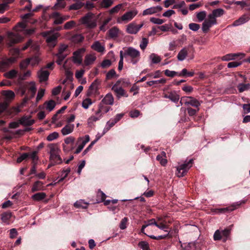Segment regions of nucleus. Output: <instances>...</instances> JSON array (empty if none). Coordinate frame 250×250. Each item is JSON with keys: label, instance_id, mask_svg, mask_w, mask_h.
Instances as JSON below:
<instances>
[{"label": "nucleus", "instance_id": "36", "mask_svg": "<svg viewBox=\"0 0 250 250\" xmlns=\"http://www.w3.org/2000/svg\"><path fill=\"white\" fill-rule=\"evenodd\" d=\"M74 206L75 207L77 208H82L85 209L87 208L88 204L85 202H84L83 200H80L79 201H76Z\"/></svg>", "mask_w": 250, "mask_h": 250}, {"label": "nucleus", "instance_id": "11", "mask_svg": "<svg viewBox=\"0 0 250 250\" xmlns=\"http://www.w3.org/2000/svg\"><path fill=\"white\" fill-rule=\"evenodd\" d=\"M59 36V33H56L47 37L46 42L50 47L53 48L56 46L57 43V39Z\"/></svg>", "mask_w": 250, "mask_h": 250}, {"label": "nucleus", "instance_id": "7", "mask_svg": "<svg viewBox=\"0 0 250 250\" xmlns=\"http://www.w3.org/2000/svg\"><path fill=\"white\" fill-rule=\"evenodd\" d=\"M138 12L137 9H134L132 10L128 11L125 12L120 18H118L117 20L118 23H127L131 21L138 14Z\"/></svg>", "mask_w": 250, "mask_h": 250}, {"label": "nucleus", "instance_id": "62", "mask_svg": "<svg viewBox=\"0 0 250 250\" xmlns=\"http://www.w3.org/2000/svg\"><path fill=\"white\" fill-rule=\"evenodd\" d=\"M148 43V41L147 39L146 38H143L140 44V47L141 49L145 50L147 44Z\"/></svg>", "mask_w": 250, "mask_h": 250}, {"label": "nucleus", "instance_id": "15", "mask_svg": "<svg viewBox=\"0 0 250 250\" xmlns=\"http://www.w3.org/2000/svg\"><path fill=\"white\" fill-rule=\"evenodd\" d=\"M1 94L5 97V101L4 102L7 104V106L8 105V103L12 100L15 96L14 92L12 90H3Z\"/></svg>", "mask_w": 250, "mask_h": 250}, {"label": "nucleus", "instance_id": "21", "mask_svg": "<svg viewBox=\"0 0 250 250\" xmlns=\"http://www.w3.org/2000/svg\"><path fill=\"white\" fill-rule=\"evenodd\" d=\"M110 109V107L107 104H105L104 103H102V102L100 103L98 105V110L97 111L98 113L103 114L108 112Z\"/></svg>", "mask_w": 250, "mask_h": 250}, {"label": "nucleus", "instance_id": "56", "mask_svg": "<svg viewBox=\"0 0 250 250\" xmlns=\"http://www.w3.org/2000/svg\"><path fill=\"white\" fill-rule=\"evenodd\" d=\"M156 160L160 162V164L162 166H165L167 163V161L166 158L162 157L161 155H157L156 157Z\"/></svg>", "mask_w": 250, "mask_h": 250}, {"label": "nucleus", "instance_id": "43", "mask_svg": "<svg viewBox=\"0 0 250 250\" xmlns=\"http://www.w3.org/2000/svg\"><path fill=\"white\" fill-rule=\"evenodd\" d=\"M149 58L153 63H158L161 61V57L155 53H152L149 56Z\"/></svg>", "mask_w": 250, "mask_h": 250}, {"label": "nucleus", "instance_id": "45", "mask_svg": "<svg viewBox=\"0 0 250 250\" xmlns=\"http://www.w3.org/2000/svg\"><path fill=\"white\" fill-rule=\"evenodd\" d=\"M237 88L239 92H243L244 91L247 90L250 88V84L249 83H239L237 85Z\"/></svg>", "mask_w": 250, "mask_h": 250}, {"label": "nucleus", "instance_id": "38", "mask_svg": "<svg viewBox=\"0 0 250 250\" xmlns=\"http://www.w3.org/2000/svg\"><path fill=\"white\" fill-rule=\"evenodd\" d=\"M84 5V3L81 1H76V3L71 5L69 7V10H77L81 9Z\"/></svg>", "mask_w": 250, "mask_h": 250}, {"label": "nucleus", "instance_id": "40", "mask_svg": "<svg viewBox=\"0 0 250 250\" xmlns=\"http://www.w3.org/2000/svg\"><path fill=\"white\" fill-rule=\"evenodd\" d=\"M84 40V37L82 34H75L72 37V41L78 43L82 42Z\"/></svg>", "mask_w": 250, "mask_h": 250}, {"label": "nucleus", "instance_id": "25", "mask_svg": "<svg viewBox=\"0 0 250 250\" xmlns=\"http://www.w3.org/2000/svg\"><path fill=\"white\" fill-rule=\"evenodd\" d=\"M43 183L40 181L35 182L31 188L32 192H34L37 191L42 190L44 189Z\"/></svg>", "mask_w": 250, "mask_h": 250}, {"label": "nucleus", "instance_id": "1", "mask_svg": "<svg viewBox=\"0 0 250 250\" xmlns=\"http://www.w3.org/2000/svg\"><path fill=\"white\" fill-rule=\"evenodd\" d=\"M49 149L48 153L50 155L49 160L54 163V165L62 163V160L60 156L61 150L57 144H50L47 146Z\"/></svg>", "mask_w": 250, "mask_h": 250}, {"label": "nucleus", "instance_id": "51", "mask_svg": "<svg viewBox=\"0 0 250 250\" xmlns=\"http://www.w3.org/2000/svg\"><path fill=\"white\" fill-rule=\"evenodd\" d=\"M92 104L91 100L89 98H86L83 101L82 106L84 109H87Z\"/></svg>", "mask_w": 250, "mask_h": 250}, {"label": "nucleus", "instance_id": "54", "mask_svg": "<svg viewBox=\"0 0 250 250\" xmlns=\"http://www.w3.org/2000/svg\"><path fill=\"white\" fill-rule=\"evenodd\" d=\"M59 137V133L57 132H54L52 133H50L47 137V140L48 141H52L55 139H56Z\"/></svg>", "mask_w": 250, "mask_h": 250}, {"label": "nucleus", "instance_id": "24", "mask_svg": "<svg viewBox=\"0 0 250 250\" xmlns=\"http://www.w3.org/2000/svg\"><path fill=\"white\" fill-rule=\"evenodd\" d=\"M56 104L54 100H51L45 102L43 105L42 108H45L46 110L50 112L55 108Z\"/></svg>", "mask_w": 250, "mask_h": 250}, {"label": "nucleus", "instance_id": "31", "mask_svg": "<svg viewBox=\"0 0 250 250\" xmlns=\"http://www.w3.org/2000/svg\"><path fill=\"white\" fill-rule=\"evenodd\" d=\"M161 218H158L156 226L159 229L164 230L165 232L169 233L168 230L167 229V226L164 223L165 221H161Z\"/></svg>", "mask_w": 250, "mask_h": 250}, {"label": "nucleus", "instance_id": "60", "mask_svg": "<svg viewBox=\"0 0 250 250\" xmlns=\"http://www.w3.org/2000/svg\"><path fill=\"white\" fill-rule=\"evenodd\" d=\"M150 21L154 23V24H162V23H163L165 21L164 20H162V19H159V18H154V17H152L150 19Z\"/></svg>", "mask_w": 250, "mask_h": 250}, {"label": "nucleus", "instance_id": "52", "mask_svg": "<svg viewBox=\"0 0 250 250\" xmlns=\"http://www.w3.org/2000/svg\"><path fill=\"white\" fill-rule=\"evenodd\" d=\"M76 25V22L74 21H71L66 22L64 25V29L68 30L72 29Z\"/></svg>", "mask_w": 250, "mask_h": 250}, {"label": "nucleus", "instance_id": "33", "mask_svg": "<svg viewBox=\"0 0 250 250\" xmlns=\"http://www.w3.org/2000/svg\"><path fill=\"white\" fill-rule=\"evenodd\" d=\"M102 114L99 113H98V112L96 111L95 115L91 116L88 119V124L90 125L91 124H93V122L99 120L102 117Z\"/></svg>", "mask_w": 250, "mask_h": 250}, {"label": "nucleus", "instance_id": "34", "mask_svg": "<svg viewBox=\"0 0 250 250\" xmlns=\"http://www.w3.org/2000/svg\"><path fill=\"white\" fill-rule=\"evenodd\" d=\"M96 57L93 55H87L84 61L85 65H89L93 63L96 60Z\"/></svg>", "mask_w": 250, "mask_h": 250}, {"label": "nucleus", "instance_id": "9", "mask_svg": "<svg viewBox=\"0 0 250 250\" xmlns=\"http://www.w3.org/2000/svg\"><path fill=\"white\" fill-rule=\"evenodd\" d=\"M22 40V37L18 34L9 33L8 34V44L12 46L15 43H18Z\"/></svg>", "mask_w": 250, "mask_h": 250}, {"label": "nucleus", "instance_id": "58", "mask_svg": "<svg viewBox=\"0 0 250 250\" xmlns=\"http://www.w3.org/2000/svg\"><path fill=\"white\" fill-rule=\"evenodd\" d=\"M206 20L213 25L217 24L216 18L211 13L208 15V19Z\"/></svg>", "mask_w": 250, "mask_h": 250}, {"label": "nucleus", "instance_id": "30", "mask_svg": "<svg viewBox=\"0 0 250 250\" xmlns=\"http://www.w3.org/2000/svg\"><path fill=\"white\" fill-rule=\"evenodd\" d=\"M18 74V71L15 69H12L8 72L5 73L4 74V76L7 79H13L16 78Z\"/></svg>", "mask_w": 250, "mask_h": 250}, {"label": "nucleus", "instance_id": "16", "mask_svg": "<svg viewBox=\"0 0 250 250\" xmlns=\"http://www.w3.org/2000/svg\"><path fill=\"white\" fill-rule=\"evenodd\" d=\"M14 61V58H10L0 61V71H4L6 68L8 67L11 64L13 63Z\"/></svg>", "mask_w": 250, "mask_h": 250}, {"label": "nucleus", "instance_id": "39", "mask_svg": "<svg viewBox=\"0 0 250 250\" xmlns=\"http://www.w3.org/2000/svg\"><path fill=\"white\" fill-rule=\"evenodd\" d=\"M249 18L246 17L245 16H242L239 19L235 21L232 25L233 26H238L240 25L243 23H245L247 21H248Z\"/></svg>", "mask_w": 250, "mask_h": 250}, {"label": "nucleus", "instance_id": "23", "mask_svg": "<svg viewBox=\"0 0 250 250\" xmlns=\"http://www.w3.org/2000/svg\"><path fill=\"white\" fill-rule=\"evenodd\" d=\"M187 98L188 100L186 102V104H190L191 106L196 107H199L201 104L198 100L192 97H188Z\"/></svg>", "mask_w": 250, "mask_h": 250}, {"label": "nucleus", "instance_id": "35", "mask_svg": "<svg viewBox=\"0 0 250 250\" xmlns=\"http://www.w3.org/2000/svg\"><path fill=\"white\" fill-rule=\"evenodd\" d=\"M99 82L97 80H95L90 85L89 90L91 93H95L98 89Z\"/></svg>", "mask_w": 250, "mask_h": 250}, {"label": "nucleus", "instance_id": "20", "mask_svg": "<svg viewBox=\"0 0 250 250\" xmlns=\"http://www.w3.org/2000/svg\"><path fill=\"white\" fill-rule=\"evenodd\" d=\"M114 99L113 95L110 93H108L105 96L101 102L105 104L112 105L114 104Z\"/></svg>", "mask_w": 250, "mask_h": 250}, {"label": "nucleus", "instance_id": "13", "mask_svg": "<svg viewBox=\"0 0 250 250\" xmlns=\"http://www.w3.org/2000/svg\"><path fill=\"white\" fill-rule=\"evenodd\" d=\"M49 72L47 70H44L43 69H42L39 70L38 73V77L39 79V81L40 83H42L43 82L46 81L49 75Z\"/></svg>", "mask_w": 250, "mask_h": 250}, {"label": "nucleus", "instance_id": "64", "mask_svg": "<svg viewBox=\"0 0 250 250\" xmlns=\"http://www.w3.org/2000/svg\"><path fill=\"white\" fill-rule=\"evenodd\" d=\"M68 46L65 44H61L58 49V52L60 54H65L64 52L68 48Z\"/></svg>", "mask_w": 250, "mask_h": 250}, {"label": "nucleus", "instance_id": "12", "mask_svg": "<svg viewBox=\"0 0 250 250\" xmlns=\"http://www.w3.org/2000/svg\"><path fill=\"white\" fill-rule=\"evenodd\" d=\"M85 51L84 48H80L73 53V61L75 63L81 64L82 61L81 54Z\"/></svg>", "mask_w": 250, "mask_h": 250}, {"label": "nucleus", "instance_id": "55", "mask_svg": "<svg viewBox=\"0 0 250 250\" xmlns=\"http://www.w3.org/2000/svg\"><path fill=\"white\" fill-rule=\"evenodd\" d=\"M113 3L112 0H103L101 4L104 8H107L112 5Z\"/></svg>", "mask_w": 250, "mask_h": 250}, {"label": "nucleus", "instance_id": "4", "mask_svg": "<svg viewBox=\"0 0 250 250\" xmlns=\"http://www.w3.org/2000/svg\"><path fill=\"white\" fill-rule=\"evenodd\" d=\"M193 164V160L190 159L188 162H185L177 167L176 175L178 177H182L184 176L189 168L192 167Z\"/></svg>", "mask_w": 250, "mask_h": 250}, {"label": "nucleus", "instance_id": "48", "mask_svg": "<svg viewBox=\"0 0 250 250\" xmlns=\"http://www.w3.org/2000/svg\"><path fill=\"white\" fill-rule=\"evenodd\" d=\"M166 82V80L165 79H161L160 80H156V81H149V82H147L146 83L149 86H152L153 85V84H159V83H162V84H164Z\"/></svg>", "mask_w": 250, "mask_h": 250}, {"label": "nucleus", "instance_id": "63", "mask_svg": "<svg viewBox=\"0 0 250 250\" xmlns=\"http://www.w3.org/2000/svg\"><path fill=\"white\" fill-rule=\"evenodd\" d=\"M37 151H34L32 152L30 154H29V156H30V158L33 160V164L37 163V162L39 159V157L37 156Z\"/></svg>", "mask_w": 250, "mask_h": 250}, {"label": "nucleus", "instance_id": "44", "mask_svg": "<svg viewBox=\"0 0 250 250\" xmlns=\"http://www.w3.org/2000/svg\"><path fill=\"white\" fill-rule=\"evenodd\" d=\"M31 75V72L30 70L27 71L26 72L24 73L23 74H19L18 75V81L19 82L26 80L27 78L30 77Z\"/></svg>", "mask_w": 250, "mask_h": 250}, {"label": "nucleus", "instance_id": "5", "mask_svg": "<svg viewBox=\"0 0 250 250\" xmlns=\"http://www.w3.org/2000/svg\"><path fill=\"white\" fill-rule=\"evenodd\" d=\"M230 233V229H225L224 230H216L213 235V239L215 241L222 240L225 242L228 239Z\"/></svg>", "mask_w": 250, "mask_h": 250}, {"label": "nucleus", "instance_id": "27", "mask_svg": "<svg viewBox=\"0 0 250 250\" xmlns=\"http://www.w3.org/2000/svg\"><path fill=\"white\" fill-rule=\"evenodd\" d=\"M91 48L93 50L100 53L103 52L104 51V46L99 41L95 42L91 45Z\"/></svg>", "mask_w": 250, "mask_h": 250}, {"label": "nucleus", "instance_id": "47", "mask_svg": "<svg viewBox=\"0 0 250 250\" xmlns=\"http://www.w3.org/2000/svg\"><path fill=\"white\" fill-rule=\"evenodd\" d=\"M211 14L216 18L222 16L224 14V10L221 8H218L213 10Z\"/></svg>", "mask_w": 250, "mask_h": 250}, {"label": "nucleus", "instance_id": "14", "mask_svg": "<svg viewBox=\"0 0 250 250\" xmlns=\"http://www.w3.org/2000/svg\"><path fill=\"white\" fill-rule=\"evenodd\" d=\"M162 10V7L160 6L151 7L144 10L142 14L143 16L152 15L161 11Z\"/></svg>", "mask_w": 250, "mask_h": 250}, {"label": "nucleus", "instance_id": "3", "mask_svg": "<svg viewBox=\"0 0 250 250\" xmlns=\"http://www.w3.org/2000/svg\"><path fill=\"white\" fill-rule=\"evenodd\" d=\"M83 24L87 28L93 29L97 26V20L94 18V15L91 13H88L81 19Z\"/></svg>", "mask_w": 250, "mask_h": 250}, {"label": "nucleus", "instance_id": "46", "mask_svg": "<svg viewBox=\"0 0 250 250\" xmlns=\"http://www.w3.org/2000/svg\"><path fill=\"white\" fill-rule=\"evenodd\" d=\"M67 55V54H60L59 53H57L56 54V56L58 58L56 61L57 63L59 65H61L62 61L64 60Z\"/></svg>", "mask_w": 250, "mask_h": 250}, {"label": "nucleus", "instance_id": "37", "mask_svg": "<svg viewBox=\"0 0 250 250\" xmlns=\"http://www.w3.org/2000/svg\"><path fill=\"white\" fill-rule=\"evenodd\" d=\"M119 29L116 27L111 28L108 31L109 36L111 38H116L118 36Z\"/></svg>", "mask_w": 250, "mask_h": 250}, {"label": "nucleus", "instance_id": "61", "mask_svg": "<svg viewBox=\"0 0 250 250\" xmlns=\"http://www.w3.org/2000/svg\"><path fill=\"white\" fill-rule=\"evenodd\" d=\"M29 63L30 60L29 59H27L26 60H24L21 62L20 64V67L21 69H24L26 68Z\"/></svg>", "mask_w": 250, "mask_h": 250}, {"label": "nucleus", "instance_id": "10", "mask_svg": "<svg viewBox=\"0 0 250 250\" xmlns=\"http://www.w3.org/2000/svg\"><path fill=\"white\" fill-rule=\"evenodd\" d=\"M90 140V138L89 135H86L84 136V137H80L78 139V143H80L77 148L76 149L75 153L78 154L83 149L85 145L87 143H88Z\"/></svg>", "mask_w": 250, "mask_h": 250}, {"label": "nucleus", "instance_id": "8", "mask_svg": "<svg viewBox=\"0 0 250 250\" xmlns=\"http://www.w3.org/2000/svg\"><path fill=\"white\" fill-rule=\"evenodd\" d=\"M120 81H118L116 83L112 86V90L113 91L117 97L120 99L121 97L125 96V90L120 86Z\"/></svg>", "mask_w": 250, "mask_h": 250}, {"label": "nucleus", "instance_id": "50", "mask_svg": "<svg viewBox=\"0 0 250 250\" xmlns=\"http://www.w3.org/2000/svg\"><path fill=\"white\" fill-rule=\"evenodd\" d=\"M138 246L143 250H150L148 243L146 241H141L138 244Z\"/></svg>", "mask_w": 250, "mask_h": 250}, {"label": "nucleus", "instance_id": "59", "mask_svg": "<svg viewBox=\"0 0 250 250\" xmlns=\"http://www.w3.org/2000/svg\"><path fill=\"white\" fill-rule=\"evenodd\" d=\"M188 27L189 29L193 31H197L198 30L200 27V26L199 24L195 23H190L188 25Z\"/></svg>", "mask_w": 250, "mask_h": 250}, {"label": "nucleus", "instance_id": "42", "mask_svg": "<svg viewBox=\"0 0 250 250\" xmlns=\"http://www.w3.org/2000/svg\"><path fill=\"white\" fill-rule=\"evenodd\" d=\"M12 213L10 212H5L1 214V219L2 221L5 223H8V221L11 218Z\"/></svg>", "mask_w": 250, "mask_h": 250}, {"label": "nucleus", "instance_id": "41", "mask_svg": "<svg viewBox=\"0 0 250 250\" xmlns=\"http://www.w3.org/2000/svg\"><path fill=\"white\" fill-rule=\"evenodd\" d=\"M213 24H211L208 21H207L205 20L203 24H202V29L204 33H207L209 30V28L212 26Z\"/></svg>", "mask_w": 250, "mask_h": 250}, {"label": "nucleus", "instance_id": "6", "mask_svg": "<svg viewBox=\"0 0 250 250\" xmlns=\"http://www.w3.org/2000/svg\"><path fill=\"white\" fill-rule=\"evenodd\" d=\"M21 94L22 95H25L26 90H28L30 93V98H32L34 97L36 92L37 88L34 82H30V83H26L21 86Z\"/></svg>", "mask_w": 250, "mask_h": 250}, {"label": "nucleus", "instance_id": "29", "mask_svg": "<svg viewBox=\"0 0 250 250\" xmlns=\"http://www.w3.org/2000/svg\"><path fill=\"white\" fill-rule=\"evenodd\" d=\"M188 55V50L186 48H183L178 53L177 59L179 61H184Z\"/></svg>", "mask_w": 250, "mask_h": 250}, {"label": "nucleus", "instance_id": "2", "mask_svg": "<svg viewBox=\"0 0 250 250\" xmlns=\"http://www.w3.org/2000/svg\"><path fill=\"white\" fill-rule=\"evenodd\" d=\"M129 57L130 58V62L133 64L137 63L140 58V53L139 51L132 47L127 48L123 52V58Z\"/></svg>", "mask_w": 250, "mask_h": 250}, {"label": "nucleus", "instance_id": "57", "mask_svg": "<svg viewBox=\"0 0 250 250\" xmlns=\"http://www.w3.org/2000/svg\"><path fill=\"white\" fill-rule=\"evenodd\" d=\"M206 15V11H201L197 14L196 17L199 21H202L205 19Z\"/></svg>", "mask_w": 250, "mask_h": 250}, {"label": "nucleus", "instance_id": "26", "mask_svg": "<svg viewBox=\"0 0 250 250\" xmlns=\"http://www.w3.org/2000/svg\"><path fill=\"white\" fill-rule=\"evenodd\" d=\"M243 55V54L240 53H231L227 54L221 58V60L223 61H229L230 60H234L235 58Z\"/></svg>", "mask_w": 250, "mask_h": 250}, {"label": "nucleus", "instance_id": "53", "mask_svg": "<svg viewBox=\"0 0 250 250\" xmlns=\"http://www.w3.org/2000/svg\"><path fill=\"white\" fill-rule=\"evenodd\" d=\"M111 19L110 18H108L105 19L103 22L102 24L100 26V30L102 31H105L106 28L105 27L106 25L108 23V22L111 21Z\"/></svg>", "mask_w": 250, "mask_h": 250}, {"label": "nucleus", "instance_id": "32", "mask_svg": "<svg viewBox=\"0 0 250 250\" xmlns=\"http://www.w3.org/2000/svg\"><path fill=\"white\" fill-rule=\"evenodd\" d=\"M46 196V194L44 192H38L33 195L32 198L34 201H40L44 199Z\"/></svg>", "mask_w": 250, "mask_h": 250}, {"label": "nucleus", "instance_id": "18", "mask_svg": "<svg viewBox=\"0 0 250 250\" xmlns=\"http://www.w3.org/2000/svg\"><path fill=\"white\" fill-rule=\"evenodd\" d=\"M164 97L169 99L172 102L175 103H177L179 100V95L174 91L165 94Z\"/></svg>", "mask_w": 250, "mask_h": 250}, {"label": "nucleus", "instance_id": "19", "mask_svg": "<svg viewBox=\"0 0 250 250\" xmlns=\"http://www.w3.org/2000/svg\"><path fill=\"white\" fill-rule=\"evenodd\" d=\"M74 128V125L67 124L61 130V133L63 136L67 135L72 133Z\"/></svg>", "mask_w": 250, "mask_h": 250}, {"label": "nucleus", "instance_id": "17", "mask_svg": "<svg viewBox=\"0 0 250 250\" xmlns=\"http://www.w3.org/2000/svg\"><path fill=\"white\" fill-rule=\"evenodd\" d=\"M20 124L24 126H30L35 123V120L31 119L30 116H24L19 120Z\"/></svg>", "mask_w": 250, "mask_h": 250}, {"label": "nucleus", "instance_id": "28", "mask_svg": "<svg viewBox=\"0 0 250 250\" xmlns=\"http://www.w3.org/2000/svg\"><path fill=\"white\" fill-rule=\"evenodd\" d=\"M126 32L131 34H135L138 33L137 25L134 23L129 24L126 27Z\"/></svg>", "mask_w": 250, "mask_h": 250}, {"label": "nucleus", "instance_id": "22", "mask_svg": "<svg viewBox=\"0 0 250 250\" xmlns=\"http://www.w3.org/2000/svg\"><path fill=\"white\" fill-rule=\"evenodd\" d=\"M235 209V208H234L233 206L229 207L227 208H215L213 209L212 211L214 213L216 214H220L223 213L231 211Z\"/></svg>", "mask_w": 250, "mask_h": 250}, {"label": "nucleus", "instance_id": "49", "mask_svg": "<svg viewBox=\"0 0 250 250\" xmlns=\"http://www.w3.org/2000/svg\"><path fill=\"white\" fill-rule=\"evenodd\" d=\"M123 6V4L122 3L118 4V5H116L112 8H111L109 11V13L110 14H113L115 13H117L122 8V7Z\"/></svg>", "mask_w": 250, "mask_h": 250}]
</instances>
